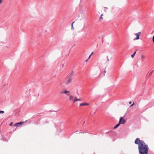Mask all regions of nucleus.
Here are the masks:
<instances>
[{"label": "nucleus", "instance_id": "1", "mask_svg": "<svg viewBox=\"0 0 154 154\" xmlns=\"http://www.w3.org/2000/svg\"><path fill=\"white\" fill-rule=\"evenodd\" d=\"M134 143L138 145V148L140 154H147L149 149L148 146L142 140H140L138 138L135 140Z\"/></svg>", "mask_w": 154, "mask_h": 154}, {"label": "nucleus", "instance_id": "2", "mask_svg": "<svg viewBox=\"0 0 154 154\" xmlns=\"http://www.w3.org/2000/svg\"><path fill=\"white\" fill-rule=\"evenodd\" d=\"M72 82V78L68 76L65 79L64 81V83L66 85H67L70 84Z\"/></svg>", "mask_w": 154, "mask_h": 154}, {"label": "nucleus", "instance_id": "3", "mask_svg": "<svg viewBox=\"0 0 154 154\" xmlns=\"http://www.w3.org/2000/svg\"><path fill=\"white\" fill-rule=\"evenodd\" d=\"M60 93L61 94H66L67 96H69L71 94L70 92L69 91H67L66 89H64L63 91H61L60 92Z\"/></svg>", "mask_w": 154, "mask_h": 154}, {"label": "nucleus", "instance_id": "4", "mask_svg": "<svg viewBox=\"0 0 154 154\" xmlns=\"http://www.w3.org/2000/svg\"><path fill=\"white\" fill-rule=\"evenodd\" d=\"M125 122V121L123 117H122L121 118L120 120L119 121V123L120 124H124Z\"/></svg>", "mask_w": 154, "mask_h": 154}, {"label": "nucleus", "instance_id": "5", "mask_svg": "<svg viewBox=\"0 0 154 154\" xmlns=\"http://www.w3.org/2000/svg\"><path fill=\"white\" fill-rule=\"evenodd\" d=\"M25 122H20L17 123L15 124H14V126H15L18 127L20 125H21L22 124H23L25 123Z\"/></svg>", "mask_w": 154, "mask_h": 154}, {"label": "nucleus", "instance_id": "6", "mask_svg": "<svg viewBox=\"0 0 154 154\" xmlns=\"http://www.w3.org/2000/svg\"><path fill=\"white\" fill-rule=\"evenodd\" d=\"M141 34V32H139L137 33L135 35L136 36V38L134 39V40H138L139 39V36Z\"/></svg>", "mask_w": 154, "mask_h": 154}, {"label": "nucleus", "instance_id": "7", "mask_svg": "<svg viewBox=\"0 0 154 154\" xmlns=\"http://www.w3.org/2000/svg\"><path fill=\"white\" fill-rule=\"evenodd\" d=\"M89 104L88 103H82L80 104V106H88Z\"/></svg>", "mask_w": 154, "mask_h": 154}, {"label": "nucleus", "instance_id": "8", "mask_svg": "<svg viewBox=\"0 0 154 154\" xmlns=\"http://www.w3.org/2000/svg\"><path fill=\"white\" fill-rule=\"evenodd\" d=\"M73 98V96L71 94L69 96V100L70 101H71Z\"/></svg>", "mask_w": 154, "mask_h": 154}, {"label": "nucleus", "instance_id": "9", "mask_svg": "<svg viewBox=\"0 0 154 154\" xmlns=\"http://www.w3.org/2000/svg\"><path fill=\"white\" fill-rule=\"evenodd\" d=\"M78 99L76 97H75V99L73 100V103H74L76 101H77Z\"/></svg>", "mask_w": 154, "mask_h": 154}, {"label": "nucleus", "instance_id": "10", "mask_svg": "<svg viewBox=\"0 0 154 154\" xmlns=\"http://www.w3.org/2000/svg\"><path fill=\"white\" fill-rule=\"evenodd\" d=\"M120 124H119V123L118 124H117V125H116L114 127V129H116V128H117V127H119V125H120Z\"/></svg>", "mask_w": 154, "mask_h": 154}, {"label": "nucleus", "instance_id": "11", "mask_svg": "<svg viewBox=\"0 0 154 154\" xmlns=\"http://www.w3.org/2000/svg\"><path fill=\"white\" fill-rule=\"evenodd\" d=\"M141 58L142 61H143V59L145 58V57L144 55H142L141 56Z\"/></svg>", "mask_w": 154, "mask_h": 154}, {"label": "nucleus", "instance_id": "12", "mask_svg": "<svg viewBox=\"0 0 154 154\" xmlns=\"http://www.w3.org/2000/svg\"><path fill=\"white\" fill-rule=\"evenodd\" d=\"M73 74H74V72L72 71V72L71 73V74L68 76H70L72 78V75H73Z\"/></svg>", "mask_w": 154, "mask_h": 154}, {"label": "nucleus", "instance_id": "13", "mask_svg": "<svg viewBox=\"0 0 154 154\" xmlns=\"http://www.w3.org/2000/svg\"><path fill=\"white\" fill-rule=\"evenodd\" d=\"M74 22H75V21H74L71 24V27H72L71 29H74V27L73 26V24L74 23Z\"/></svg>", "mask_w": 154, "mask_h": 154}, {"label": "nucleus", "instance_id": "14", "mask_svg": "<svg viewBox=\"0 0 154 154\" xmlns=\"http://www.w3.org/2000/svg\"><path fill=\"white\" fill-rule=\"evenodd\" d=\"M107 58L108 61H109V60H111L112 58V57H110L109 58L108 57H107Z\"/></svg>", "mask_w": 154, "mask_h": 154}, {"label": "nucleus", "instance_id": "15", "mask_svg": "<svg viewBox=\"0 0 154 154\" xmlns=\"http://www.w3.org/2000/svg\"><path fill=\"white\" fill-rule=\"evenodd\" d=\"M103 14H102L101 15V16H100V19H103V17H102V16H103Z\"/></svg>", "mask_w": 154, "mask_h": 154}, {"label": "nucleus", "instance_id": "16", "mask_svg": "<svg viewBox=\"0 0 154 154\" xmlns=\"http://www.w3.org/2000/svg\"><path fill=\"white\" fill-rule=\"evenodd\" d=\"M134 56L135 55L133 54L131 55V57L132 58H133L134 57Z\"/></svg>", "mask_w": 154, "mask_h": 154}, {"label": "nucleus", "instance_id": "17", "mask_svg": "<svg viewBox=\"0 0 154 154\" xmlns=\"http://www.w3.org/2000/svg\"><path fill=\"white\" fill-rule=\"evenodd\" d=\"M4 112L3 111H0V113H4Z\"/></svg>", "mask_w": 154, "mask_h": 154}, {"label": "nucleus", "instance_id": "18", "mask_svg": "<svg viewBox=\"0 0 154 154\" xmlns=\"http://www.w3.org/2000/svg\"><path fill=\"white\" fill-rule=\"evenodd\" d=\"M3 1V0H0V4Z\"/></svg>", "mask_w": 154, "mask_h": 154}, {"label": "nucleus", "instance_id": "19", "mask_svg": "<svg viewBox=\"0 0 154 154\" xmlns=\"http://www.w3.org/2000/svg\"><path fill=\"white\" fill-rule=\"evenodd\" d=\"M13 124V122H11V123L9 125L10 126H11L12 125V124Z\"/></svg>", "mask_w": 154, "mask_h": 154}, {"label": "nucleus", "instance_id": "20", "mask_svg": "<svg viewBox=\"0 0 154 154\" xmlns=\"http://www.w3.org/2000/svg\"><path fill=\"white\" fill-rule=\"evenodd\" d=\"M93 52H92V53L90 55V56H89V57H88V59H89V58L90 57H91V56L92 55V54H93Z\"/></svg>", "mask_w": 154, "mask_h": 154}, {"label": "nucleus", "instance_id": "21", "mask_svg": "<svg viewBox=\"0 0 154 154\" xmlns=\"http://www.w3.org/2000/svg\"><path fill=\"white\" fill-rule=\"evenodd\" d=\"M152 41L153 42H154V36H153L152 37Z\"/></svg>", "mask_w": 154, "mask_h": 154}, {"label": "nucleus", "instance_id": "22", "mask_svg": "<svg viewBox=\"0 0 154 154\" xmlns=\"http://www.w3.org/2000/svg\"><path fill=\"white\" fill-rule=\"evenodd\" d=\"M136 51H135V52H134V53L133 54H134V55H135L136 53Z\"/></svg>", "mask_w": 154, "mask_h": 154}, {"label": "nucleus", "instance_id": "23", "mask_svg": "<svg viewBox=\"0 0 154 154\" xmlns=\"http://www.w3.org/2000/svg\"><path fill=\"white\" fill-rule=\"evenodd\" d=\"M78 100H77V101L78 100H79V101H81V99H78Z\"/></svg>", "mask_w": 154, "mask_h": 154}, {"label": "nucleus", "instance_id": "24", "mask_svg": "<svg viewBox=\"0 0 154 154\" xmlns=\"http://www.w3.org/2000/svg\"><path fill=\"white\" fill-rule=\"evenodd\" d=\"M131 101H130V102H129V104H131Z\"/></svg>", "mask_w": 154, "mask_h": 154}, {"label": "nucleus", "instance_id": "25", "mask_svg": "<svg viewBox=\"0 0 154 154\" xmlns=\"http://www.w3.org/2000/svg\"><path fill=\"white\" fill-rule=\"evenodd\" d=\"M133 104H134V103H133L130 106H132L133 105Z\"/></svg>", "mask_w": 154, "mask_h": 154}, {"label": "nucleus", "instance_id": "26", "mask_svg": "<svg viewBox=\"0 0 154 154\" xmlns=\"http://www.w3.org/2000/svg\"><path fill=\"white\" fill-rule=\"evenodd\" d=\"M104 73H106V71H104Z\"/></svg>", "mask_w": 154, "mask_h": 154}]
</instances>
